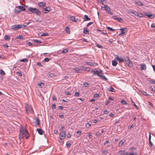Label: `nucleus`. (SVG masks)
Listing matches in <instances>:
<instances>
[{"label": "nucleus", "mask_w": 155, "mask_h": 155, "mask_svg": "<svg viewBox=\"0 0 155 155\" xmlns=\"http://www.w3.org/2000/svg\"><path fill=\"white\" fill-rule=\"evenodd\" d=\"M90 72L93 73L94 75H97L98 77H99L102 79H104L105 81L107 80V79L104 75H101L104 74V73H103L101 69L97 71L91 70Z\"/></svg>", "instance_id": "nucleus-1"}, {"label": "nucleus", "mask_w": 155, "mask_h": 155, "mask_svg": "<svg viewBox=\"0 0 155 155\" xmlns=\"http://www.w3.org/2000/svg\"><path fill=\"white\" fill-rule=\"evenodd\" d=\"M20 132L19 138L22 139L25 137L27 139L29 137V134L27 130L21 128L20 130Z\"/></svg>", "instance_id": "nucleus-2"}, {"label": "nucleus", "mask_w": 155, "mask_h": 155, "mask_svg": "<svg viewBox=\"0 0 155 155\" xmlns=\"http://www.w3.org/2000/svg\"><path fill=\"white\" fill-rule=\"evenodd\" d=\"M28 10L33 14H36L38 16L41 15V12L39 9L36 8L30 7L28 8Z\"/></svg>", "instance_id": "nucleus-3"}, {"label": "nucleus", "mask_w": 155, "mask_h": 155, "mask_svg": "<svg viewBox=\"0 0 155 155\" xmlns=\"http://www.w3.org/2000/svg\"><path fill=\"white\" fill-rule=\"evenodd\" d=\"M25 110L27 114H31L33 113L34 110L31 105L28 104L27 103L25 104Z\"/></svg>", "instance_id": "nucleus-4"}, {"label": "nucleus", "mask_w": 155, "mask_h": 155, "mask_svg": "<svg viewBox=\"0 0 155 155\" xmlns=\"http://www.w3.org/2000/svg\"><path fill=\"white\" fill-rule=\"evenodd\" d=\"M25 8L22 6H17L15 7L14 12L15 13H19L22 11H25Z\"/></svg>", "instance_id": "nucleus-5"}, {"label": "nucleus", "mask_w": 155, "mask_h": 155, "mask_svg": "<svg viewBox=\"0 0 155 155\" xmlns=\"http://www.w3.org/2000/svg\"><path fill=\"white\" fill-rule=\"evenodd\" d=\"M23 25H15L12 26L11 29L13 30L16 31L23 28Z\"/></svg>", "instance_id": "nucleus-6"}, {"label": "nucleus", "mask_w": 155, "mask_h": 155, "mask_svg": "<svg viewBox=\"0 0 155 155\" xmlns=\"http://www.w3.org/2000/svg\"><path fill=\"white\" fill-rule=\"evenodd\" d=\"M125 61L128 67H132L133 66V64L132 62L128 58H125Z\"/></svg>", "instance_id": "nucleus-7"}, {"label": "nucleus", "mask_w": 155, "mask_h": 155, "mask_svg": "<svg viewBox=\"0 0 155 155\" xmlns=\"http://www.w3.org/2000/svg\"><path fill=\"white\" fill-rule=\"evenodd\" d=\"M104 7H102V8H104V10L106 11L110 15H113V13L110 10V8L109 7V6L107 5H104Z\"/></svg>", "instance_id": "nucleus-8"}, {"label": "nucleus", "mask_w": 155, "mask_h": 155, "mask_svg": "<svg viewBox=\"0 0 155 155\" xmlns=\"http://www.w3.org/2000/svg\"><path fill=\"white\" fill-rule=\"evenodd\" d=\"M60 139L62 140L64 139L66 137V132L65 131H62L59 134Z\"/></svg>", "instance_id": "nucleus-9"}, {"label": "nucleus", "mask_w": 155, "mask_h": 155, "mask_svg": "<svg viewBox=\"0 0 155 155\" xmlns=\"http://www.w3.org/2000/svg\"><path fill=\"white\" fill-rule=\"evenodd\" d=\"M120 30L121 31V33L119 34V35L120 36H123L127 31V28H120Z\"/></svg>", "instance_id": "nucleus-10"}, {"label": "nucleus", "mask_w": 155, "mask_h": 155, "mask_svg": "<svg viewBox=\"0 0 155 155\" xmlns=\"http://www.w3.org/2000/svg\"><path fill=\"white\" fill-rule=\"evenodd\" d=\"M69 17V19L72 21L76 22L78 20V18H75L74 16L70 15Z\"/></svg>", "instance_id": "nucleus-11"}, {"label": "nucleus", "mask_w": 155, "mask_h": 155, "mask_svg": "<svg viewBox=\"0 0 155 155\" xmlns=\"http://www.w3.org/2000/svg\"><path fill=\"white\" fill-rule=\"evenodd\" d=\"M51 11L50 8L49 7H46L43 8L42 12L45 14H46Z\"/></svg>", "instance_id": "nucleus-12"}, {"label": "nucleus", "mask_w": 155, "mask_h": 155, "mask_svg": "<svg viewBox=\"0 0 155 155\" xmlns=\"http://www.w3.org/2000/svg\"><path fill=\"white\" fill-rule=\"evenodd\" d=\"M115 60L118 61L120 63H121V62H124L125 61V58L123 59L119 57L118 56H117L115 58Z\"/></svg>", "instance_id": "nucleus-13"}, {"label": "nucleus", "mask_w": 155, "mask_h": 155, "mask_svg": "<svg viewBox=\"0 0 155 155\" xmlns=\"http://www.w3.org/2000/svg\"><path fill=\"white\" fill-rule=\"evenodd\" d=\"M86 63L88 65L92 66H96L97 65V64L95 62H87Z\"/></svg>", "instance_id": "nucleus-14"}, {"label": "nucleus", "mask_w": 155, "mask_h": 155, "mask_svg": "<svg viewBox=\"0 0 155 155\" xmlns=\"http://www.w3.org/2000/svg\"><path fill=\"white\" fill-rule=\"evenodd\" d=\"M38 5L41 7H43L46 5V3L44 2H40L38 3Z\"/></svg>", "instance_id": "nucleus-15"}, {"label": "nucleus", "mask_w": 155, "mask_h": 155, "mask_svg": "<svg viewBox=\"0 0 155 155\" xmlns=\"http://www.w3.org/2000/svg\"><path fill=\"white\" fill-rule=\"evenodd\" d=\"M147 81L150 84H155V80L153 79L147 78Z\"/></svg>", "instance_id": "nucleus-16"}, {"label": "nucleus", "mask_w": 155, "mask_h": 155, "mask_svg": "<svg viewBox=\"0 0 155 155\" xmlns=\"http://www.w3.org/2000/svg\"><path fill=\"white\" fill-rule=\"evenodd\" d=\"M146 16L148 17L150 19H152L154 17V15L152 14H149L148 13H146Z\"/></svg>", "instance_id": "nucleus-17"}, {"label": "nucleus", "mask_w": 155, "mask_h": 155, "mask_svg": "<svg viewBox=\"0 0 155 155\" xmlns=\"http://www.w3.org/2000/svg\"><path fill=\"white\" fill-rule=\"evenodd\" d=\"M35 123L37 125H40V120L39 119V118L38 117H35Z\"/></svg>", "instance_id": "nucleus-18"}, {"label": "nucleus", "mask_w": 155, "mask_h": 155, "mask_svg": "<svg viewBox=\"0 0 155 155\" xmlns=\"http://www.w3.org/2000/svg\"><path fill=\"white\" fill-rule=\"evenodd\" d=\"M38 133L40 135H42L43 134V131L42 129L38 128L36 130Z\"/></svg>", "instance_id": "nucleus-19"}, {"label": "nucleus", "mask_w": 155, "mask_h": 155, "mask_svg": "<svg viewBox=\"0 0 155 155\" xmlns=\"http://www.w3.org/2000/svg\"><path fill=\"white\" fill-rule=\"evenodd\" d=\"M91 19L90 18H89L87 15H84V21H89Z\"/></svg>", "instance_id": "nucleus-20"}, {"label": "nucleus", "mask_w": 155, "mask_h": 155, "mask_svg": "<svg viewBox=\"0 0 155 155\" xmlns=\"http://www.w3.org/2000/svg\"><path fill=\"white\" fill-rule=\"evenodd\" d=\"M100 131H101V130H99L97 132H96L95 133V135L97 137H99L101 136L102 135V134H101V132H100Z\"/></svg>", "instance_id": "nucleus-21"}, {"label": "nucleus", "mask_w": 155, "mask_h": 155, "mask_svg": "<svg viewBox=\"0 0 155 155\" xmlns=\"http://www.w3.org/2000/svg\"><path fill=\"white\" fill-rule=\"evenodd\" d=\"M108 91H109L111 92H115L116 91L112 87V86H110L109 88H108Z\"/></svg>", "instance_id": "nucleus-22"}, {"label": "nucleus", "mask_w": 155, "mask_h": 155, "mask_svg": "<svg viewBox=\"0 0 155 155\" xmlns=\"http://www.w3.org/2000/svg\"><path fill=\"white\" fill-rule=\"evenodd\" d=\"M149 89L151 91L153 92H155V87L153 86H151L149 87Z\"/></svg>", "instance_id": "nucleus-23"}, {"label": "nucleus", "mask_w": 155, "mask_h": 155, "mask_svg": "<svg viewBox=\"0 0 155 155\" xmlns=\"http://www.w3.org/2000/svg\"><path fill=\"white\" fill-rule=\"evenodd\" d=\"M74 69L75 71L76 72L81 73V70L80 69H78V68H74Z\"/></svg>", "instance_id": "nucleus-24"}, {"label": "nucleus", "mask_w": 155, "mask_h": 155, "mask_svg": "<svg viewBox=\"0 0 155 155\" xmlns=\"http://www.w3.org/2000/svg\"><path fill=\"white\" fill-rule=\"evenodd\" d=\"M135 15H137V16H138L140 17H142L143 16V15L142 14L139 13L137 12H135Z\"/></svg>", "instance_id": "nucleus-25"}, {"label": "nucleus", "mask_w": 155, "mask_h": 155, "mask_svg": "<svg viewBox=\"0 0 155 155\" xmlns=\"http://www.w3.org/2000/svg\"><path fill=\"white\" fill-rule=\"evenodd\" d=\"M117 64V62L115 60H114L112 61V64L113 66H115Z\"/></svg>", "instance_id": "nucleus-26"}, {"label": "nucleus", "mask_w": 155, "mask_h": 155, "mask_svg": "<svg viewBox=\"0 0 155 155\" xmlns=\"http://www.w3.org/2000/svg\"><path fill=\"white\" fill-rule=\"evenodd\" d=\"M125 150H124L119 151L118 152V153H119V155H123L124 154V155H125V153L126 152H125Z\"/></svg>", "instance_id": "nucleus-27"}, {"label": "nucleus", "mask_w": 155, "mask_h": 155, "mask_svg": "<svg viewBox=\"0 0 155 155\" xmlns=\"http://www.w3.org/2000/svg\"><path fill=\"white\" fill-rule=\"evenodd\" d=\"M48 76H49L50 78H52L54 76V74L51 73H48L47 74Z\"/></svg>", "instance_id": "nucleus-28"}, {"label": "nucleus", "mask_w": 155, "mask_h": 155, "mask_svg": "<svg viewBox=\"0 0 155 155\" xmlns=\"http://www.w3.org/2000/svg\"><path fill=\"white\" fill-rule=\"evenodd\" d=\"M125 155H137L136 153H128L126 152L125 153Z\"/></svg>", "instance_id": "nucleus-29"}, {"label": "nucleus", "mask_w": 155, "mask_h": 155, "mask_svg": "<svg viewBox=\"0 0 155 155\" xmlns=\"http://www.w3.org/2000/svg\"><path fill=\"white\" fill-rule=\"evenodd\" d=\"M136 3L139 6H142L143 5L140 1H137L136 2Z\"/></svg>", "instance_id": "nucleus-30"}, {"label": "nucleus", "mask_w": 155, "mask_h": 155, "mask_svg": "<svg viewBox=\"0 0 155 155\" xmlns=\"http://www.w3.org/2000/svg\"><path fill=\"white\" fill-rule=\"evenodd\" d=\"M124 143V141H123L122 140H121L120 141V142H119V143L118 144V146H119V147H120L121 146L123 145V144Z\"/></svg>", "instance_id": "nucleus-31"}, {"label": "nucleus", "mask_w": 155, "mask_h": 155, "mask_svg": "<svg viewBox=\"0 0 155 155\" xmlns=\"http://www.w3.org/2000/svg\"><path fill=\"white\" fill-rule=\"evenodd\" d=\"M84 33L85 34L87 33L88 34V32H89V31L86 28H84Z\"/></svg>", "instance_id": "nucleus-32"}, {"label": "nucleus", "mask_w": 155, "mask_h": 155, "mask_svg": "<svg viewBox=\"0 0 155 155\" xmlns=\"http://www.w3.org/2000/svg\"><path fill=\"white\" fill-rule=\"evenodd\" d=\"M121 103L122 104H127V103L124 100H122L121 101Z\"/></svg>", "instance_id": "nucleus-33"}, {"label": "nucleus", "mask_w": 155, "mask_h": 155, "mask_svg": "<svg viewBox=\"0 0 155 155\" xmlns=\"http://www.w3.org/2000/svg\"><path fill=\"white\" fill-rule=\"evenodd\" d=\"M23 38V37L22 35H18L17 36L16 38V39H22Z\"/></svg>", "instance_id": "nucleus-34"}, {"label": "nucleus", "mask_w": 155, "mask_h": 155, "mask_svg": "<svg viewBox=\"0 0 155 155\" xmlns=\"http://www.w3.org/2000/svg\"><path fill=\"white\" fill-rule=\"evenodd\" d=\"M38 85L40 87H43L44 85V84L43 83H38Z\"/></svg>", "instance_id": "nucleus-35"}, {"label": "nucleus", "mask_w": 155, "mask_h": 155, "mask_svg": "<svg viewBox=\"0 0 155 155\" xmlns=\"http://www.w3.org/2000/svg\"><path fill=\"white\" fill-rule=\"evenodd\" d=\"M141 65V70H145V65H143L142 64H140Z\"/></svg>", "instance_id": "nucleus-36"}, {"label": "nucleus", "mask_w": 155, "mask_h": 155, "mask_svg": "<svg viewBox=\"0 0 155 155\" xmlns=\"http://www.w3.org/2000/svg\"><path fill=\"white\" fill-rule=\"evenodd\" d=\"M5 39V40H7L10 39V37L9 36L7 35H5L4 37Z\"/></svg>", "instance_id": "nucleus-37"}, {"label": "nucleus", "mask_w": 155, "mask_h": 155, "mask_svg": "<svg viewBox=\"0 0 155 155\" xmlns=\"http://www.w3.org/2000/svg\"><path fill=\"white\" fill-rule=\"evenodd\" d=\"M0 74L2 75H5V73L2 69H0Z\"/></svg>", "instance_id": "nucleus-38"}, {"label": "nucleus", "mask_w": 155, "mask_h": 155, "mask_svg": "<svg viewBox=\"0 0 155 155\" xmlns=\"http://www.w3.org/2000/svg\"><path fill=\"white\" fill-rule=\"evenodd\" d=\"M28 60L27 58L23 59L20 60V61L25 62L28 61Z\"/></svg>", "instance_id": "nucleus-39"}, {"label": "nucleus", "mask_w": 155, "mask_h": 155, "mask_svg": "<svg viewBox=\"0 0 155 155\" xmlns=\"http://www.w3.org/2000/svg\"><path fill=\"white\" fill-rule=\"evenodd\" d=\"M65 31H66V32L68 33H70V30L69 28L66 27L65 28Z\"/></svg>", "instance_id": "nucleus-40"}, {"label": "nucleus", "mask_w": 155, "mask_h": 155, "mask_svg": "<svg viewBox=\"0 0 155 155\" xmlns=\"http://www.w3.org/2000/svg\"><path fill=\"white\" fill-rule=\"evenodd\" d=\"M117 21H118L121 22H123V21H124L123 20L122 18H118Z\"/></svg>", "instance_id": "nucleus-41"}, {"label": "nucleus", "mask_w": 155, "mask_h": 155, "mask_svg": "<svg viewBox=\"0 0 155 155\" xmlns=\"http://www.w3.org/2000/svg\"><path fill=\"white\" fill-rule=\"evenodd\" d=\"M30 22H28L27 23H25V25H23V27H25L27 26V25L30 24Z\"/></svg>", "instance_id": "nucleus-42"}, {"label": "nucleus", "mask_w": 155, "mask_h": 155, "mask_svg": "<svg viewBox=\"0 0 155 155\" xmlns=\"http://www.w3.org/2000/svg\"><path fill=\"white\" fill-rule=\"evenodd\" d=\"M95 45H96L97 47H98V48H102V46H101V45H99V44H98L97 43H96L95 44Z\"/></svg>", "instance_id": "nucleus-43"}, {"label": "nucleus", "mask_w": 155, "mask_h": 155, "mask_svg": "<svg viewBox=\"0 0 155 155\" xmlns=\"http://www.w3.org/2000/svg\"><path fill=\"white\" fill-rule=\"evenodd\" d=\"M107 28L110 31H113L114 30V29H112L111 28L109 27H107Z\"/></svg>", "instance_id": "nucleus-44"}, {"label": "nucleus", "mask_w": 155, "mask_h": 155, "mask_svg": "<svg viewBox=\"0 0 155 155\" xmlns=\"http://www.w3.org/2000/svg\"><path fill=\"white\" fill-rule=\"evenodd\" d=\"M68 51V50L67 49H65L62 51V53H66Z\"/></svg>", "instance_id": "nucleus-45"}, {"label": "nucleus", "mask_w": 155, "mask_h": 155, "mask_svg": "<svg viewBox=\"0 0 155 155\" xmlns=\"http://www.w3.org/2000/svg\"><path fill=\"white\" fill-rule=\"evenodd\" d=\"M34 41L35 42L39 43H41V42L40 41L38 40H34Z\"/></svg>", "instance_id": "nucleus-46"}, {"label": "nucleus", "mask_w": 155, "mask_h": 155, "mask_svg": "<svg viewBox=\"0 0 155 155\" xmlns=\"http://www.w3.org/2000/svg\"><path fill=\"white\" fill-rule=\"evenodd\" d=\"M48 35V34L47 33H43L42 35H41V36H47Z\"/></svg>", "instance_id": "nucleus-47"}, {"label": "nucleus", "mask_w": 155, "mask_h": 155, "mask_svg": "<svg viewBox=\"0 0 155 155\" xmlns=\"http://www.w3.org/2000/svg\"><path fill=\"white\" fill-rule=\"evenodd\" d=\"M50 59L48 58H46L44 59V61L46 62H48L50 61Z\"/></svg>", "instance_id": "nucleus-48"}, {"label": "nucleus", "mask_w": 155, "mask_h": 155, "mask_svg": "<svg viewBox=\"0 0 155 155\" xmlns=\"http://www.w3.org/2000/svg\"><path fill=\"white\" fill-rule=\"evenodd\" d=\"M112 18L117 21L118 18H117L116 16H113L112 17Z\"/></svg>", "instance_id": "nucleus-49"}, {"label": "nucleus", "mask_w": 155, "mask_h": 155, "mask_svg": "<svg viewBox=\"0 0 155 155\" xmlns=\"http://www.w3.org/2000/svg\"><path fill=\"white\" fill-rule=\"evenodd\" d=\"M59 116L61 118H63L64 117V116L62 114H61L60 113L59 115Z\"/></svg>", "instance_id": "nucleus-50"}, {"label": "nucleus", "mask_w": 155, "mask_h": 155, "mask_svg": "<svg viewBox=\"0 0 155 155\" xmlns=\"http://www.w3.org/2000/svg\"><path fill=\"white\" fill-rule=\"evenodd\" d=\"M91 125L89 124V123H87L86 124V127L87 128H89L90 126H91Z\"/></svg>", "instance_id": "nucleus-51"}, {"label": "nucleus", "mask_w": 155, "mask_h": 155, "mask_svg": "<svg viewBox=\"0 0 155 155\" xmlns=\"http://www.w3.org/2000/svg\"><path fill=\"white\" fill-rule=\"evenodd\" d=\"M108 113H109V111H108V110H105L104 112V114H107Z\"/></svg>", "instance_id": "nucleus-52"}, {"label": "nucleus", "mask_w": 155, "mask_h": 155, "mask_svg": "<svg viewBox=\"0 0 155 155\" xmlns=\"http://www.w3.org/2000/svg\"><path fill=\"white\" fill-rule=\"evenodd\" d=\"M89 84L87 83V82H85V83H84L83 85H84V86L85 87H87L88 85Z\"/></svg>", "instance_id": "nucleus-53"}, {"label": "nucleus", "mask_w": 155, "mask_h": 155, "mask_svg": "<svg viewBox=\"0 0 155 155\" xmlns=\"http://www.w3.org/2000/svg\"><path fill=\"white\" fill-rule=\"evenodd\" d=\"M51 107L52 109H55L56 108V105L55 104H53L51 105Z\"/></svg>", "instance_id": "nucleus-54"}, {"label": "nucleus", "mask_w": 155, "mask_h": 155, "mask_svg": "<svg viewBox=\"0 0 155 155\" xmlns=\"http://www.w3.org/2000/svg\"><path fill=\"white\" fill-rule=\"evenodd\" d=\"M99 96V95L98 94H95L94 95L93 97H94L96 98V97H98Z\"/></svg>", "instance_id": "nucleus-55"}, {"label": "nucleus", "mask_w": 155, "mask_h": 155, "mask_svg": "<svg viewBox=\"0 0 155 155\" xmlns=\"http://www.w3.org/2000/svg\"><path fill=\"white\" fill-rule=\"evenodd\" d=\"M71 136V134L70 133H68V134H67V138H70Z\"/></svg>", "instance_id": "nucleus-56"}, {"label": "nucleus", "mask_w": 155, "mask_h": 155, "mask_svg": "<svg viewBox=\"0 0 155 155\" xmlns=\"http://www.w3.org/2000/svg\"><path fill=\"white\" fill-rule=\"evenodd\" d=\"M110 143V142L109 140H107L104 143V145H105L106 144H108V143Z\"/></svg>", "instance_id": "nucleus-57"}, {"label": "nucleus", "mask_w": 155, "mask_h": 155, "mask_svg": "<svg viewBox=\"0 0 155 155\" xmlns=\"http://www.w3.org/2000/svg\"><path fill=\"white\" fill-rule=\"evenodd\" d=\"M17 75L19 76H22V74L21 72H17Z\"/></svg>", "instance_id": "nucleus-58"}, {"label": "nucleus", "mask_w": 155, "mask_h": 155, "mask_svg": "<svg viewBox=\"0 0 155 155\" xmlns=\"http://www.w3.org/2000/svg\"><path fill=\"white\" fill-rule=\"evenodd\" d=\"M81 68L80 69L81 70V71H82L83 70H86V67H81Z\"/></svg>", "instance_id": "nucleus-59"}, {"label": "nucleus", "mask_w": 155, "mask_h": 155, "mask_svg": "<svg viewBox=\"0 0 155 155\" xmlns=\"http://www.w3.org/2000/svg\"><path fill=\"white\" fill-rule=\"evenodd\" d=\"M79 95V94L78 92H76L75 93L74 96L76 97H78Z\"/></svg>", "instance_id": "nucleus-60"}, {"label": "nucleus", "mask_w": 155, "mask_h": 155, "mask_svg": "<svg viewBox=\"0 0 155 155\" xmlns=\"http://www.w3.org/2000/svg\"><path fill=\"white\" fill-rule=\"evenodd\" d=\"M135 124H132L131 126H130V127H129V128L130 129H131L133 127H135Z\"/></svg>", "instance_id": "nucleus-61"}, {"label": "nucleus", "mask_w": 155, "mask_h": 155, "mask_svg": "<svg viewBox=\"0 0 155 155\" xmlns=\"http://www.w3.org/2000/svg\"><path fill=\"white\" fill-rule=\"evenodd\" d=\"M65 93L66 95H71V94L69 92L65 91Z\"/></svg>", "instance_id": "nucleus-62"}, {"label": "nucleus", "mask_w": 155, "mask_h": 155, "mask_svg": "<svg viewBox=\"0 0 155 155\" xmlns=\"http://www.w3.org/2000/svg\"><path fill=\"white\" fill-rule=\"evenodd\" d=\"M93 22H90L87 25V27H88L90 25H91L92 24H93Z\"/></svg>", "instance_id": "nucleus-63"}, {"label": "nucleus", "mask_w": 155, "mask_h": 155, "mask_svg": "<svg viewBox=\"0 0 155 155\" xmlns=\"http://www.w3.org/2000/svg\"><path fill=\"white\" fill-rule=\"evenodd\" d=\"M91 69L89 67L86 68V70L87 71L89 72L90 71Z\"/></svg>", "instance_id": "nucleus-64"}]
</instances>
